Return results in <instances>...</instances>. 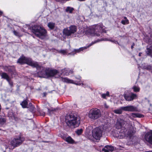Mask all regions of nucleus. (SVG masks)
Segmentation results:
<instances>
[{"label":"nucleus","instance_id":"nucleus-9","mask_svg":"<svg viewBox=\"0 0 152 152\" xmlns=\"http://www.w3.org/2000/svg\"><path fill=\"white\" fill-rule=\"evenodd\" d=\"M77 28L75 25H71L68 28H64L63 31L64 35L68 37H70L72 34H74L76 32Z\"/></svg>","mask_w":152,"mask_h":152},{"label":"nucleus","instance_id":"nucleus-49","mask_svg":"<svg viewBox=\"0 0 152 152\" xmlns=\"http://www.w3.org/2000/svg\"><path fill=\"white\" fill-rule=\"evenodd\" d=\"M144 152H152V151H146Z\"/></svg>","mask_w":152,"mask_h":152},{"label":"nucleus","instance_id":"nucleus-3","mask_svg":"<svg viewBox=\"0 0 152 152\" xmlns=\"http://www.w3.org/2000/svg\"><path fill=\"white\" fill-rule=\"evenodd\" d=\"M126 123V122L123 119L119 118L117 120L115 127L118 129H121L120 132L121 135H125L126 134L127 130Z\"/></svg>","mask_w":152,"mask_h":152},{"label":"nucleus","instance_id":"nucleus-11","mask_svg":"<svg viewBox=\"0 0 152 152\" xmlns=\"http://www.w3.org/2000/svg\"><path fill=\"white\" fill-rule=\"evenodd\" d=\"M24 140V138L21 137H18L14 138L11 141V143L13 147H17L21 144Z\"/></svg>","mask_w":152,"mask_h":152},{"label":"nucleus","instance_id":"nucleus-13","mask_svg":"<svg viewBox=\"0 0 152 152\" xmlns=\"http://www.w3.org/2000/svg\"><path fill=\"white\" fill-rule=\"evenodd\" d=\"M137 97V94L133 93H131L128 95H125L124 96L126 100L128 101H133L134 99H136Z\"/></svg>","mask_w":152,"mask_h":152},{"label":"nucleus","instance_id":"nucleus-4","mask_svg":"<svg viewBox=\"0 0 152 152\" xmlns=\"http://www.w3.org/2000/svg\"><path fill=\"white\" fill-rule=\"evenodd\" d=\"M32 31L37 36L43 39L45 36L46 31L39 25H34L32 27Z\"/></svg>","mask_w":152,"mask_h":152},{"label":"nucleus","instance_id":"nucleus-15","mask_svg":"<svg viewBox=\"0 0 152 152\" xmlns=\"http://www.w3.org/2000/svg\"><path fill=\"white\" fill-rule=\"evenodd\" d=\"M145 139L147 142L152 144V130L147 132L145 134Z\"/></svg>","mask_w":152,"mask_h":152},{"label":"nucleus","instance_id":"nucleus-17","mask_svg":"<svg viewBox=\"0 0 152 152\" xmlns=\"http://www.w3.org/2000/svg\"><path fill=\"white\" fill-rule=\"evenodd\" d=\"M58 73V71L56 70H49L47 69V77H53Z\"/></svg>","mask_w":152,"mask_h":152},{"label":"nucleus","instance_id":"nucleus-5","mask_svg":"<svg viewBox=\"0 0 152 152\" xmlns=\"http://www.w3.org/2000/svg\"><path fill=\"white\" fill-rule=\"evenodd\" d=\"M36 64L37 65H34L32 67H36L37 70H39L37 72L38 76L40 77H47V69L39 65L37 62Z\"/></svg>","mask_w":152,"mask_h":152},{"label":"nucleus","instance_id":"nucleus-6","mask_svg":"<svg viewBox=\"0 0 152 152\" xmlns=\"http://www.w3.org/2000/svg\"><path fill=\"white\" fill-rule=\"evenodd\" d=\"M145 41L149 45L147 46L145 52L147 55L150 56L152 58V35L149 39L148 37H146L145 39Z\"/></svg>","mask_w":152,"mask_h":152},{"label":"nucleus","instance_id":"nucleus-7","mask_svg":"<svg viewBox=\"0 0 152 152\" xmlns=\"http://www.w3.org/2000/svg\"><path fill=\"white\" fill-rule=\"evenodd\" d=\"M17 62L21 64L26 63L32 66L34 65H37L36 62L33 61L30 58L24 56L18 59Z\"/></svg>","mask_w":152,"mask_h":152},{"label":"nucleus","instance_id":"nucleus-50","mask_svg":"<svg viewBox=\"0 0 152 152\" xmlns=\"http://www.w3.org/2000/svg\"><path fill=\"white\" fill-rule=\"evenodd\" d=\"M88 137L89 138H91V137L89 136H88Z\"/></svg>","mask_w":152,"mask_h":152},{"label":"nucleus","instance_id":"nucleus-29","mask_svg":"<svg viewBox=\"0 0 152 152\" xmlns=\"http://www.w3.org/2000/svg\"><path fill=\"white\" fill-rule=\"evenodd\" d=\"M132 88L133 89L134 91L135 92H138L140 91V88L136 86H134Z\"/></svg>","mask_w":152,"mask_h":152},{"label":"nucleus","instance_id":"nucleus-16","mask_svg":"<svg viewBox=\"0 0 152 152\" xmlns=\"http://www.w3.org/2000/svg\"><path fill=\"white\" fill-rule=\"evenodd\" d=\"M123 110L130 112H134L137 111V107L132 105H129L123 107Z\"/></svg>","mask_w":152,"mask_h":152},{"label":"nucleus","instance_id":"nucleus-40","mask_svg":"<svg viewBox=\"0 0 152 152\" xmlns=\"http://www.w3.org/2000/svg\"><path fill=\"white\" fill-rule=\"evenodd\" d=\"M40 115H41L44 116L45 115V113L44 112H42L40 113Z\"/></svg>","mask_w":152,"mask_h":152},{"label":"nucleus","instance_id":"nucleus-25","mask_svg":"<svg viewBox=\"0 0 152 152\" xmlns=\"http://www.w3.org/2000/svg\"><path fill=\"white\" fill-rule=\"evenodd\" d=\"M74 10V9L73 8L69 7H67L66 9V12L69 13H72Z\"/></svg>","mask_w":152,"mask_h":152},{"label":"nucleus","instance_id":"nucleus-8","mask_svg":"<svg viewBox=\"0 0 152 152\" xmlns=\"http://www.w3.org/2000/svg\"><path fill=\"white\" fill-rule=\"evenodd\" d=\"M101 116V113L100 111L96 108L91 109L88 114L89 118L94 120L98 119Z\"/></svg>","mask_w":152,"mask_h":152},{"label":"nucleus","instance_id":"nucleus-36","mask_svg":"<svg viewBox=\"0 0 152 152\" xmlns=\"http://www.w3.org/2000/svg\"><path fill=\"white\" fill-rule=\"evenodd\" d=\"M108 41H110L113 42H114L115 44L118 43V42L117 41H115L114 40H108Z\"/></svg>","mask_w":152,"mask_h":152},{"label":"nucleus","instance_id":"nucleus-12","mask_svg":"<svg viewBox=\"0 0 152 152\" xmlns=\"http://www.w3.org/2000/svg\"><path fill=\"white\" fill-rule=\"evenodd\" d=\"M102 135V131L99 128H96L92 131V136L96 140H99Z\"/></svg>","mask_w":152,"mask_h":152},{"label":"nucleus","instance_id":"nucleus-43","mask_svg":"<svg viewBox=\"0 0 152 152\" xmlns=\"http://www.w3.org/2000/svg\"><path fill=\"white\" fill-rule=\"evenodd\" d=\"M106 94V96H108L109 95V93L108 91H107V92L106 94Z\"/></svg>","mask_w":152,"mask_h":152},{"label":"nucleus","instance_id":"nucleus-22","mask_svg":"<svg viewBox=\"0 0 152 152\" xmlns=\"http://www.w3.org/2000/svg\"><path fill=\"white\" fill-rule=\"evenodd\" d=\"M123 107H121L118 109L114 110L113 111L116 114H121L122 113V110H123Z\"/></svg>","mask_w":152,"mask_h":152},{"label":"nucleus","instance_id":"nucleus-21","mask_svg":"<svg viewBox=\"0 0 152 152\" xmlns=\"http://www.w3.org/2000/svg\"><path fill=\"white\" fill-rule=\"evenodd\" d=\"M142 67L143 69L149 70L152 72V67L151 65L143 64L142 65Z\"/></svg>","mask_w":152,"mask_h":152},{"label":"nucleus","instance_id":"nucleus-42","mask_svg":"<svg viewBox=\"0 0 152 152\" xmlns=\"http://www.w3.org/2000/svg\"><path fill=\"white\" fill-rule=\"evenodd\" d=\"M104 107H105L106 108H108V106H107L106 104H104Z\"/></svg>","mask_w":152,"mask_h":152},{"label":"nucleus","instance_id":"nucleus-18","mask_svg":"<svg viewBox=\"0 0 152 152\" xmlns=\"http://www.w3.org/2000/svg\"><path fill=\"white\" fill-rule=\"evenodd\" d=\"M61 80L62 81L64 82H66L69 83H72L75 84L76 85H81L80 83H79L78 82L76 83L75 82H74L72 80H70L67 78H62L61 77Z\"/></svg>","mask_w":152,"mask_h":152},{"label":"nucleus","instance_id":"nucleus-2","mask_svg":"<svg viewBox=\"0 0 152 152\" xmlns=\"http://www.w3.org/2000/svg\"><path fill=\"white\" fill-rule=\"evenodd\" d=\"M103 25L102 23L93 25L89 29L86 30L85 34L92 36H99L103 31Z\"/></svg>","mask_w":152,"mask_h":152},{"label":"nucleus","instance_id":"nucleus-19","mask_svg":"<svg viewBox=\"0 0 152 152\" xmlns=\"http://www.w3.org/2000/svg\"><path fill=\"white\" fill-rule=\"evenodd\" d=\"M61 71L63 74L66 75H68L70 74H72L73 72L72 70H70L68 68H65L62 70Z\"/></svg>","mask_w":152,"mask_h":152},{"label":"nucleus","instance_id":"nucleus-14","mask_svg":"<svg viewBox=\"0 0 152 152\" xmlns=\"http://www.w3.org/2000/svg\"><path fill=\"white\" fill-rule=\"evenodd\" d=\"M4 68L6 71L8 72L12 75H16L15 69L14 66H5L4 67Z\"/></svg>","mask_w":152,"mask_h":152},{"label":"nucleus","instance_id":"nucleus-37","mask_svg":"<svg viewBox=\"0 0 152 152\" xmlns=\"http://www.w3.org/2000/svg\"><path fill=\"white\" fill-rule=\"evenodd\" d=\"M102 151H104V152H109V151L108 149H106L104 148H103L102 150Z\"/></svg>","mask_w":152,"mask_h":152},{"label":"nucleus","instance_id":"nucleus-28","mask_svg":"<svg viewBox=\"0 0 152 152\" xmlns=\"http://www.w3.org/2000/svg\"><path fill=\"white\" fill-rule=\"evenodd\" d=\"M58 53L64 55L67 54V52L66 50H61L58 51Z\"/></svg>","mask_w":152,"mask_h":152},{"label":"nucleus","instance_id":"nucleus-45","mask_svg":"<svg viewBox=\"0 0 152 152\" xmlns=\"http://www.w3.org/2000/svg\"><path fill=\"white\" fill-rule=\"evenodd\" d=\"M3 13L2 12L0 11V15H1Z\"/></svg>","mask_w":152,"mask_h":152},{"label":"nucleus","instance_id":"nucleus-31","mask_svg":"<svg viewBox=\"0 0 152 152\" xmlns=\"http://www.w3.org/2000/svg\"><path fill=\"white\" fill-rule=\"evenodd\" d=\"M105 147L107 149H108L109 151H113L114 150V148L113 147L110 145H106Z\"/></svg>","mask_w":152,"mask_h":152},{"label":"nucleus","instance_id":"nucleus-38","mask_svg":"<svg viewBox=\"0 0 152 152\" xmlns=\"http://www.w3.org/2000/svg\"><path fill=\"white\" fill-rule=\"evenodd\" d=\"M13 33H14V34L16 36H18V33L16 31H13Z\"/></svg>","mask_w":152,"mask_h":152},{"label":"nucleus","instance_id":"nucleus-1","mask_svg":"<svg viewBox=\"0 0 152 152\" xmlns=\"http://www.w3.org/2000/svg\"><path fill=\"white\" fill-rule=\"evenodd\" d=\"M65 122L68 126L74 128L78 126L80 123L79 117L76 114L67 115Z\"/></svg>","mask_w":152,"mask_h":152},{"label":"nucleus","instance_id":"nucleus-10","mask_svg":"<svg viewBox=\"0 0 152 152\" xmlns=\"http://www.w3.org/2000/svg\"><path fill=\"white\" fill-rule=\"evenodd\" d=\"M100 40L99 39H98L97 40L95 41L94 42H92L91 43L88 45L84 47H81L80 48H79L78 49H75L73 51L69 53V54L71 55H74L75 54H76L77 53H80V51H83L84 49H86L87 48H89L92 45H93L94 44L97 42H99L100 41L102 40Z\"/></svg>","mask_w":152,"mask_h":152},{"label":"nucleus","instance_id":"nucleus-41","mask_svg":"<svg viewBox=\"0 0 152 152\" xmlns=\"http://www.w3.org/2000/svg\"><path fill=\"white\" fill-rule=\"evenodd\" d=\"M134 45H135V44L134 43H133L131 46V48L132 49L133 48L134 46Z\"/></svg>","mask_w":152,"mask_h":152},{"label":"nucleus","instance_id":"nucleus-34","mask_svg":"<svg viewBox=\"0 0 152 152\" xmlns=\"http://www.w3.org/2000/svg\"><path fill=\"white\" fill-rule=\"evenodd\" d=\"M83 129H79L77 130L76 132L78 135L81 134L83 132Z\"/></svg>","mask_w":152,"mask_h":152},{"label":"nucleus","instance_id":"nucleus-24","mask_svg":"<svg viewBox=\"0 0 152 152\" xmlns=\"http://www.w3.org/2000/svg\"><path fill=\"white\" fill-rule=\"evenodd\" d=\"M65 140L66 142L70 144H73L74 142L73 140L70 137H68L66 138Z\"/></svg>","mask_w":152,"mask_h":152},{"label":"nucleus","instance_id":"nucleus-35","mask_svg":"<svg viewBox=\"0 0 152 152\" xmlns=\"http://www.w3.org/2000/svg\"><path fill=\"white\" fill-rule=\"evenodd\" d=\"M7 81L8 82L9 85L11 86H13V83L12 81H11V79L10 78L9 80H7Z\"/></svg>","mask_w":152,"mask_h":152},{"label":"nucleus","instance_id":"nucleus-30","mask_svg":"<svg viewBox=\"0 0 152 152\" xmlns=\"http://www.w3.org/2000/svg\"><path fill=\"white\" fill-rule=\"evenodd\" d=\"M29 107H28V108H29L30 109V110L31 111H34V107L33 105L31 103H30L28 104Z\"/></svg>","mask_w":152,"mask_h":152},{"label":"nucleus","instance_id":"nucleus-47","mask_svg":"<svg viewBox=\"0 0 152 152\" xmlns=\"http://www.w3.org/2000/svg\"><path fill=\"white\" fill-rule=\"evenodd\" d=\"M142 53H140L139 54V56H141V54H142Z\"/></svg>","mask_w":152,"mask_h":152},{"label":"nucleus","instance_id":"nucleus-33","mask_svg":"<svg viewBox=\"0 0 152 152\" xmlns=\"http://www.w3.org/2000/svg\"><path fill=\"white\" fill-rule=\"evenodd\" d=\"M121 23L123 25L128 24L129 23V20H122L121 21Z\"/></svg>","mask_w":152,"mask_h":152},{"label":"nucleus","instance_id":"nucleus-46","mask_svg":"<svg viewBox=\"0 0 152 152\" xmlns=\"http://www.w3.org/2000/svg\"><path fill=\"white\" fill-rule=\"evenodd\" d=\"M46 93H43L44 96H46Z\"/></svg>","mask_w":152,"mask_h":152},{"label":"nucleus","instance_id":"nucleus-48","mask_svg":"<svg viewBox=\"0 0 152 152\" xmlns=\"http://www.w3.org/2000/svg\"><path fill=\"white\" fill-rule=\"evenodd\" d=\"M124 18L125 20H128L126 17H124Z\"/></svg>","mask_w":152,"mask_h":152},{"label":"nucleus","instance_id":"nucleus-39","mask_svg":"<svg viewBox=\"0 0 152 152\" xmlns=\"http://www.w3.org/2000/svg\"><path fill=\"white\" fill-rule=\"evenodd\" d=\"M106 96V95L105 94H102V97L104 98H105Z\"/></svg>","mask_w":152,"mask_h":152},{"label":"nucleus","instance_id":"nucleus-44","mask_svg":"<svg viewBox=\"0 0 152 152\" xmlns=\"http://www.w3.org/2000/svg\"><path fill=\"white\" fill-rule=\"evenodd\" d=\"M48 111L49 112H50L51 111H53V110H50L49 109H48Z\"/></svg>","mask_w":152,"mask_h":152},{"label":"nucleus","instance_id":"nucleus-23","mask_svg":"<svg viewBox=\"0 0 152 152\" xmlns=\"http://www.w3.org/2000/svg\"><path fill=\"white\" fill-rule=\"evenodd\" d=\"M1 77L2 78L6 79L7 81L10 78L9 75L6 73L3 72L2 73Z\"/></svg>","mask_w":152,"mask_h":152},{"label":"nucleus","instance_id":"nucleus-51","mask_svg":"<svg viewBox=\"0 0 152 152\" xmlns=\"http://www.w3.org/2000/svg\"><path fill=\"white\" fill-rule=\"evenodd\" d=\"M82 84L83 85V83H82Z\"/></svg>","mask_w":152,"mask_h":152},{"label":"nucleus","instance_id":"nucleus-32","mask_svg":"<svg viewBox=\"0 0 152 152\" xmlns=\"http://www.w3.org/2000/svg\"><path fill=\"white\" fill-rule=\"evenodd\" d=\"M6 122V119L4 118H0V124L3 125Z\"/></svg>","mask_w":152,"mask_h":152},{"label":"nucleus","instance_id":"nucleus-20","mask_svg":"<svg viewBox=\"0 0 152 152\" xmlns=\"http://www.w3.org/2000/svg\"><path fill=\"white\" fill-rule=\"evenodd\" d=\"M131 117L134 118L136 117L140 118L143 117L144 115L139 113H132L129 117L131 118Z\"/></svg>","mask_w":152,"mask_h":152},{"label":"nucleus","instance_id":"nucleus-27","mask_svg":"<svg viewBox=\"0 0 152 152\" xmlns=\"http://www.w3.org/2000/svg\"><path fill=\"white\" fill-rule=\"evenodd\" d=\"M55 26V24L54 23L50 22L48 23V26L51 29H53Z\"/></svg>","mask_w":152,"mask_h":152},{"label":"nucleus","instance_id":"nucleus-26","mask_svg":"<svg viewBox=\"0 0 152 152\" xmlns=\"http://www.w3.org/2000/svg\"><path fill=\"white\" fill-rule=\"evenodd\" d=\"M27 102L26 100H24L20 104L23 108H25L27 107Z\"/></svg>","mask_w":152,"mask_h":152}]
</instances>
